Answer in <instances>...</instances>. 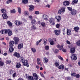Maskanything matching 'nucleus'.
<instances>
[{
    "label": "nucleus",
    "mask_w": 80,
    "mask_h": 80,
    "mask_svg": "<svg viewBox=\"0 0 80 80\" xmlns=\"http://www.w3.org/2000/svg\"><path fill=\"white\" fill-rule=\"evenodd\" d=\"M54 20V19L53 18H49L48 20L49 22L51 25H55Z\"/></svg>",
    "instance_id": "nucleus-1"
},
{
    "label": "nucleus",
    "mask_w": 80,
    "mask_h": 80,
    "mask_svg": "<svg viewBox=\"0 0 80 80\" xmlns=\"http://www.w3.org/2000/svg\"><path fill=\"white\" fill-rule=\"evenodd\" d=\"M13 40L15 42V44H18V42L20 40L19 38L17 37H14L13 38Z\"/></svg>",
    "instance_id": "nucleus-2"
},
{
    "label": "nucleus",
    "mask_w": 80,
    "mask_h": 80,
    "mask_svg": "<svg viewBox=\"0 0 80 80\" xmlns=\"http://www.w3.org/2000/svg\"><path fill=\"white\" fill-rule=\"evenodd\" d=\"M42 18L44 19L45 21H47L48 20V16L45 14L43 15Z\"/></svg>",
    "instance_id": "nucleus-3"
},
{
    "label": "nucleus",
    "mask_w": 80,
    "mask_h": 80,
    "mask_svg": "<svg viewBox=\"0 0 80 80\" xmlns=\"http://www.w3.org/2000/svg\"><path fill=\"white\" fill-rule=\"evenodd\" d=\"M71 58L72 60H76L77 58V55L75 54H72L71 57Z\"/></svg>",
    "instance_id": "nucleus-4"
},
{
    "label": "nucleus",
    "mask_w": 80,
    "mask_h": 80,
    "mask_svg": "<svg viewBox=\"0 0 80 80\" xmlns=\"http://www.w3.org/2000/svg\"><path fill=\"white\" fill-rule=\"evenodd\" d=\"M54 33L56 35H59L60 34V33H61V31H60V30H54Z\"/></svg>",
    "instance_id": "nucleus-5"
},
{
    "label": "nucleus",
    "mask_w": 80,
    "mask_h": 80,
    "mask_svg": "<svg viewBox=\"0 0 80 80\" xmlns=\"http://www.w3.org/2000/svg\"><path fill=\"white\" fill-rule=\"evenodd\" d=\"M24 66H27V67H29V65L28 64V60H26L25 61L22 63Z\"/></svg>",
    "instance_id": "nucleus-6"
},
{
    "label": "nucleus",
    "mask_w": 80,
    "mask_h": 80,
    "mask_svg": "<svg viewBox=\"0 0 80 80\" xmlns=\"http://www.w3.org/2000/svg\"><path fill=\"white\" fill-rule=\"evenodd\" d=\"M55 19H57V22H59L61 20L62 17L60 16H56Z\"/></svg>",
    "instance_id": "nucleus-7"
},
{
    "label": "nucleus",
    "mask_w": 80,
    "mask_h": 80,
    "mask_svg": "<svg viewBox=\"0 0 80 80\" xmlns=\"http://www.w3.org/2000/svg\"><path fill=\"white\" fill-rule=\"evenodd\" d=\"M71 14L72 15H75L77 14V11L75 9H73L71 11Z\"/></svg>",
    "instance_id": "nucleus-8"
},
{
    "label": "nucleus",
    "mask_w": 80,
    "mask_h": 80,
    "mask_svg": "<svg viewBox=\"0 0 80 80\" xmlns=\"http://www.w3.org/2000/svg\"><path fill=\"white\" fill-rule=\"evenodd\" d=\"M33 76L35 80H38V75H37V73H33Z\"/></svg>",
    "instance_id": "nucleus-9"
},
{
    "label": "nucleus",
    "mask_w": 80,
    "mask_h": 80,
    "mask_svg": "<svg viewBox=\"0 0 80 80\" xmlns=\"http://www.w3.org/2000/svg\"><path fill=\"white\" fill-rule=\"evenodd\" d=\"M8 30H3L1 31V33L5 35V34H7L8 33Z\"/></svg>",
    "instance_id": "nucleus-10"
},
{
    "label": "nucleus",
    "mask_w": 80,
    "mask_h": 80,
    "mask_svg": "<svg viewBox=\"0 0 80 80\" xmlns=\"http://www.w3.org/2000/svg\"><path fill=\"white\" fill-rule=\"evenodd\" d=\"M75 52V48H72L70 49L71 53H74Z\"/></svg>",
    "instance_id": "nucleus-11"
},
{
    "label": "nucleus",
    "mask_w": 80,
    "mask_h": 80,
    "mask_svg": "<svg viewBox=\"0 0 80 80\" xmlns=\"http://www.w3.org/2000/svg\"><path fill=\"white\" fill-rule=\"evenodd\" d=\"M29 7L30 8L29 10V12H32L33 11V9H34L35 7L33 6H29Z\"/></svg>",
    "instance_id": "nucleus-12"
},
{
    "label": "nucleus",
    "mask_w": 80,
    "mask_h": 80,
    "mask_svg": "<svg viewBox=\"0 0 80 80\" xmlns=\"http://www.w3.org/2000/svg\"><path fill=\"white\" fill-rule=\"evenodd\" d=\"M15 23L16 25H17L18 26H19V25H22V23L20 22V21H16L15 22Z\"/></svg>",
    "instance_id": "nucleus-13"
},
{
    "label": "nucleus",
    "mask_w": 80,
    "mask_h": 80,
    "mask_svg": "<svg viewBox=\"0 0 80 80\" xmlns=\"http://www.w3.org/2000/svg\"><path fill=\"white\" fill-rule=\"evenodd\" d=\"M70 2L68 1H66L63 2V5L65 6L69 5Z\"/></svg>",
    "instance_id": "nucleus-14"
},
{
    "label": "nucleus",
    "mask_w": 80,
    "mask_h": 80,
    "mask_svg": "<svg viewBox=\"0 0 80 80\" xmlns=\"http://www.w3.org/2000/svg\"><path fill=\"white\" fill-rule=\"evenodd\" d=\"M2 16L4 19H7V18H8V16L6 13H3L2 14Z\"/></svg>",
    "instance_id": "nucleus-15"
},
{
    "label": "nucleus",
    "mask_w": 80,
    "mask_h": 80,
    "mask_svg": "<svg viewBox=\"0 0 80 80\" xmlns=\"http://www.w3.org/2000/svg\"><path fill=\"white\" fill-rule=\"evenodd\" d=\"M63 47V45L62 44L61 45V46L59 44L57 45V47L58 48H60V50H62V49Z\"/></svg>",
    "instance_id": "nucleus-16"
},
{
    "label": "nucleus",
    "mask_w": 80,
    "mask_h": 80,
    "mask_svg": "<svg viewBox=\"0 0 80 80\" xmlns=\"http://www.w3.org/2000/svg\"><path fill=\"white\" fill-rule=\"evenodd\" d=\"M28 79V80H33L34 78H33V77L32 76H29L26 77V78H27Z\"/></svg>",
    "instance_id": "nucleus-17"
},
{
    "label": "nucleus",
    "mask_w": 80,
    "mask_h": 80,
    "mask_svg": "<svg viewBox=\"0 0 80 80\" xmlns=\"http://www.w3.org/2000/svg\"><path fill=\"white\" fill-rule=\"evenodd\" d=\"M8 36H11L12 35V32L9 29H8Z\"/></svg>",
    "instance_id": "nucleus-18"
},
{
    "label": "nucleus",
    "mask_w": 80,
    "mask_h": 80,
    "mask_svg": "<svg viewBox=\"0 0 80 80\" xmlns=\"http://www.w3.org/2000/svg\"><path fill=\"white\" fill-rule=\"evenodd\" d=\"M73 29L76 32H78L79 30V28L78 27H76L74 28Z\"/></svg>",
    "instance_id": "nucleus-19"
},
{
    "label": "nucleus",
    "mask_w": 80,
    "mask_h": 80,
    "mask_svg": "<svg viewBox=\"0 0 80 80\" xmlns=\"http://www.w3.org/2000/svg\"><path fill=\"white\" fill-rule=\"evenodd\" d=\"M13 44H14V42L13 41H10L9 42V47H13Z\"/></svg>",
    "instance_id": "nucleus-20"
},
{
    "label": "nucleus",
    "mask_w": 80,
    "mask_h": 80,
    "mask_svg": "<svg viewBox=\"0 0 80 80\" xmlns=\"http://www.w3.org/2000/svg\"><path fill=\"white\" fill-rule=\"evenodd\" d=\"M14 56L18 58H20V54L17 52H15L14 54Z\"/></svg>",
    "instance_id": "nucleus-21"
},
{
    "label": "nucleus",
    "mask_w": 80,
    "mask_h": 80,
    "mask_svg": "<svg viewBox=\"0 0 80 80\" xmlns=\"http://www.w3.org/2000/svg\"><path fill=\"white\" fill-rule=\"evenodd\" d=\"M64 68L63 65H61L58 67L59 69H60L61 70H64Z\"/></svg>",
    "instance_id": "nucleus-22"
},
{
    "label": "nucleus",
    "mask_w": 80,
    "mask_h": 80,
    "mask_svg": "<svg viewBox=\"0 0 80 80\" xmlns=\"http://www.w3.org/2000/svg\"><path fill=\"white\" fill-rule=\"evenodd\" d=\"M37 62L38 65H40V64H41L40 59L39 58H38L37 60Z\"/></svg>",
    "instance_id": "nucleus-23"
},
{
    "label": "nucleus",
    "mask_w": 80,
    "mask_h": 80,
    "mask_svg": "<svg viewBox=\"0 0 80 80\" xmlns=\"http://www.w3.org/2000/svg\"><path fill=\"white\" fill-rule=\"evenodd\" d=\"M23 43H21L19 44L18 46V49H20L21 48H23Z\"/></svg>",
    "instance_id": "nucleus-24"
},
{
    "label": "nucleus",
    "mask_w": 80,
    "mask_h": 80,
    "mask_svg": "<svg viewBox=\"0 0 80 80\" xmlns=\"http://www.w3.org/2000/svg\"><path fill=\"white\" fill-rule=\"evenodd\" d=\"M21 67V64L20 63L18 62L17 63V64L16 65V68H19Z\"/></svg>",
    "instance_id": "nucleus-25"
},
{
    "label": "nucleus",
    "mask_w": 80,
    "mask_h": 80,
    "mask_svg": "<svg viewBox=\"0 0 80 80\" xmlns=\"http://www.w3.org/2000/svg\"><path fill=\"white\" fill-rule=\"evenodd\" d=\"M71 30L68 29H67V35H70L71 33Z\"/></svg>",
    "instance_id": "nucleus-26"
},
{
    "label": "nucleus",
    "mask_w": 80,
    "mask_h": 80,
    "mask_svg": "<svg viewBox=\"0 0 80 80\" xmlns=\"http://www.w3.org/2000/svg\"><path fill=\"white\" fill-rule=\"evenodd\" d=\"M13 47H10L9 51L10 52H13V50H14V49L12 48Z\"/></svg>",
    "instance_id": "nucleus-27"
},
{
    "label": "nucleus",
    "mask_w": 80,
    "mask_h": 80,
    "mask_svg": "<svg viewBox=\"0 0 80 80\" xmlns=\"http://www.w3.org/2000/svg\"><path fill=\"white\" fill-rule=\"evenodd\" d=\"M7 24L9 27H12V23L11 22H10V21H8L7 22Z\"/></svg>",
    "instance_id": "nucleus-28"
},
{
    "label": "nucleus",
    "mask_w": 80,
    "mask_h": 80,
    "mask_svg": "<svg viewBox=\"0 0 80 80\" xmlns=\"http://www.w3.org/2000/svg\"><path fill=\"white\" fill-rule=\"evenodd\" d=\"M41 25L42 27H45L46 25V24H45V22H41Z\"/></svg>",
    "instance_id": "nucleus-29"
},
{
    "label": "nucleus",
    "mask_w": 80,
    "mask_h": 80,
    "mask_svg": "<svg viewBox=\"0 0 80 80\" xmlns=\"http://www.w3.org/2000/svg\"><path fill=\"white\" fill-rule=\"evenodd\" d=\"M20 61L21 62H22V63H23L25 61V59H24V58H23V57H22V58H20Z\"/></svg>",
    "instance_id": "nucleus-30"
},
{
    "label": "nucleus",
    "mask_w": 80,
    "mask_h": 80,
    "mask_svg": "<svg viewBox=\"0 0 80 80\" xmlns=\"http://www.w3.org/2000/svg\"><path fill=\"white\" fill-rule=\"evenodd\" d=\"M36 29V27H35V26L33 25L32 26L31 28V30H35Z\"/></svg>",
    "instance_id": "nucleus-31"
},
{
    "label": "nucleus",
    "mask_w": 80,
    "mask_h": 80,
    "mask_svg": "<svg viewBox=\"0 0 80 80\" xmlns=\"http://www.w3.org/2000/svg\"><path fill=\"white\" fill-rule=\"evenodd\" d=\"M22 2L24 4H27L28 2V0H23Z\"/></svg>",
    "instance_id": "nucleus-32"
},
{
    "label": "nucleus",
    "mask_w": 80,
    "mask_h": 80,
    "mask_svg": "<svg viewBox=\"0 0 80 80\" xmlns=\"http://www.w3.org/2000/svg\"><path fill=\"white\" fill-rule=\"evenodd\" d=\"M54 65H55V66H56L57 67H58L60 65V62H56L54 63Z\"/></svg>",
    "instance_id": "nucleus-33"
},
{
    "label": "nucleus",
    "mask_w": 80,
    "mask_h": 80,
    "mask_svg": "<svg viewBox=\"0 0 80 80\" xmlns=\"http://www.w3.org/2000/svg\"><path fill=\"white\" fill-rule=\"evenodd\" d=\"M65 10V7H62V8H61V10L62 12V13H64Z\"/></svg>",
    "instance_id": "nucleus-34"
},
{
    "label": "nucleus",
    "mask_w": 80,
    "mask_h": 80,
    "mask_svg": "<svg viewBox=\"0 0 80 80\" xmlns=\"http://www.w3.org/2000/svg\"><path fill=\"white\" fill-rule=\"evenodd\" d=\"M31 23L32 25H33V24H35L36 23V21L35 19H33L31 21Z\"/></svg>",
    "instance_id": "nucleus-35"
},
{
    "label": "nucleus",
    "mask_w": 80,
    "mask_h": 80,
    "mask_svg": "<svg viewBox=\"0 0 80 80\" xmlns=\"http://www.w3.org/2000/svg\"><path fill=\"white\" fill-rule=\"evenodd\" d=\"M42 39H41L39 41H38L36 42V45H38V44H39L40 42H42Z\"/></svg>",
    "instance_id": "nucleus-36"
},
{
    "label": "nucleus",
    "mask_w": 80,
    "mask_h": 80,
    "mask_svg": "<svg viewBox=\"0 0 80 80\" xmlns=\"http://www.w3.org/2000/svg\"><path fill=\"white\" fill-rule=\"evenodd\" d=\"M58 13L59 14V15H62V14H63V12L60 9L58 10Z\"/></svg>",
    "instance_id": "nucleus-37"
},
{
    "label": "nucleus",
    "mask_w": 80,
    "mask_h": 80,
    "mask_svg": "<svg viewBox=\"0 0 80 80\" xmlns=\"http://www.w3.org/2000/svg\"><path fill=\"white\" fill-rule=\"evenodd\" d=\"M31 50L32 51V52H33V53L36 52V49H35V48H31Z\"/></svg>",
    "instance_id": "nucleus-38"
},
{
    "label": "nucleus",
    "mask_w": 80,
    "mask_h": 80,
    "mask_svg": "<svg viewBox=\"0 0 80 80\" xmlns=\"http://www.w3.org/2000/svg\"><path fill=\"white\" fill-rule=\"evenodd\" d=\"M80 74H76L75 76V77H76L77 78H80Z\"/></svg>",
    "instance_id": "nucleus-39"
},
{
    "label": "nucleus",
    "mask_w": 80,
    "mask_h": 80,
    "mask_svg": "<svg viewBox=\"0 0 80 80\" xmlns=\"http://www.w3.org/2000/svg\"><path fill=\"white\" fill-rule=\"evenodd\" d=\"M45 48L46 50H49V46H46Z\"/></svg>",
    "instance_id": "nucleus-40"
},
{
    "label": "nucleus",
    "mask_w": 80,
    "mask_h": 80,
    "mask_svg": "<svg viewBox=\"0 0 80 80\" xmlns=\"http://www.w3.org/2000/svg\"><path fill=\"white\" fill-rule=\"evenodd\" d=\"M1 12L2 13H5V12H6V10L5 9L2 8L1 9Z\"/></svg>",
    "instance_id": "nucleus-41"
},
{
    "label": "nucleus",
    "mask_w": 80,
    "mask_h": 80,
    "mask_svg": "<svg viewBox=\"0 0 80 80\" xmlns=\"http://www.w3.org/2000/svg\"><path fill=\"white\" fill-rule=\"evenodd\" d=\"M44 62L46 63L48 62V59L47 58L45 57L44 58Z\"/></svg>",
    "instance_id": "nucleus-42"
},
{
    "label": "nucleus",
    "mask_w": 80,
    "mask_h": 80,
    "mask_svg": "<svg viewBox=\"0 0 80 80\" xmlns=\"http://www.w3.org/2000/svg\"><path fill=\"white\" fill-rule=\"evenodd\" d=\"M18 11L19 13H21V8L20 7L18 8Z\"/></svg>",
    "instance_id": "nucleus-43"
},
{
    "label": "nucleus",
    "mask_w": 80,
    "mask_h": 80,
    "mask_svg": "<svg viewBox=\"0 0 80 80\" xmlns=\"http://www.w3.org/2000/svg\"><path fill=\"white\" fill-rule=\"evenodd\" d=\"M11 62H12L11 61V60H8L7 61H6V63L7 64H8V63H11Z\"/></svg>",
    "instance_id": "nucleus-44"
},
{
    "label": "nucleus",
    "mask_w": 80,
    "mask_h": 80,
    "mask_svg": "<svg viewBox=\"0 0 80 80\" xmlns=\"http://www.w3.org/2000/svg\"><path fill=\"white\" fill-rule=\"evenodd\" d=\"M12 2V0H8L7 1L6 3H7V4H9V3H10Z\"/></svg>",
    "instance_id": "nucleus-45"
},
{
    "label": "nucleus",
    "mask_w": 80,
    "mask_h": 80,
    "mask_svg": "<svg viewBox=\"0 0 80 80\" xmlns=\"http://www.w3.org/2000/svg\"><path fill=\"white\" fill-rule=\"evenodd\" d=\"M77 45H78V46H80V40L76 42Z\"/></svg>",
    "instance_id": "nucleus-46"
},
{
    "label": "nucleus",
    "mask_w": 80,
    "mask_h": 80,
    "mask_svg": "<svg viewBox=\"0 0 80 80\" xmlns=\"http://www.w3.org/2000/svg\"><path fill=\"white\" fill-rule=\"evenodd\" d=\"M78 2V0H73L72 1V3H77Z\"/></svg>",
    "instance_id": "nucleus-47"
},
{
    "label": "nucleus",
    "mask_w": 80,
    "mask_h": 80,
    "mask_svg": "<svg viewBox=\"0 0 80 80\" xmlns=\"http://www.w3.org/2000/svg\"><path fill=\"white\" fill-rule=\"evenodd\" d=\"M3 65H4V63H3V62H2V61H0V66H3Z\"/></svg>",
    "instance_id": "nucleus-48"
},
{
    "label": "nucleus",
    "mask_w": 80,
    "mask_h": 80,
    "mask_svg": "<svg viewBox=\"0 0 80 80\" xmlns=\"http://www.w3.org/2000/svg\"><path fill=\"white\" fill-rule=\"evenodd\" d=\"M12 77L13 78H15V77H17V73L15 72L12 74Z\"/></svg>",
    "instance_id": "nucleus-49"
},
{
    "label": "nucleus",
    "mask_w": 80,
    "mask_h": 80,
    "mask_svg": "<svg viewBox=\"0 0 80 80\" xmlns=\"http://www.w3.org/2000/svg\"><path fill=\"white\" fill-rule=\"evenodd\" d=\"M76 75V73L75 72L72 73L71 74V76H72V77H75Z\"/></svg>",
    "instance_id": "nucleus-50"
},
{
    "label": "nucleus",
    "mask_w": 80,
    "mask_h": 80,
    "mask_svg": "<svg viewBox=\"0 0 80 80\" xmlns=\"http://www.w3.org/2000/svg\"><path fill=\"white\" fill-rule=\"evenodd\" d=\"M24 14H25V15H28L29 14L28 12L27 11H25L24 12Z\"/></svg>",
    "instance_id": "nucleus-51"
},
{
    "label": "nucleus",
    "mask_w": 80,
    "mask_h": 80,
    "mask_svg": "<svg viewBox=\"0 0 80 80\" xmlns=\"http://www.w3.org/2000/svg\"><path fill=\"white\" fill-rule=\"evenodd\" d=\"M58 58L61 60H63V59L62 58V57H61L60 56H58Z\"/></svg>",
    "instance_id": "nucleus-52"
},
{
    "label": "nucleus",
    "mask_w": 80,
    "mask_h": 80,
    "mask_svg": "<svg viewBox=\"0 0 80 80\" xmlns=\"http://www.w3.org/2000/svg\"><path fill=\"white\" fill-rule=\"evenodd\" d=\"M35 14L36 15H39L40 14V12L38 11H36L35 12Z\"/></svg>",
    "instance_id": "nucleus-53"
},
{
    "label": "nucleus",
    "mask_w": 80,
    "mask_h": 80,
    "mask_svg": "<svg viewBox=\"0 0 80 80\" xmlns=\"http://www.w3.org/2000/svg\"><path fill=\"white\" fill-rule=\"evenodd\" d=\"M11 13H15V9H13L11 11Z\"/></svg>",
    "instance_id": "nucleus-54"
},
{
    "label": "nucleus",
    "mask_w": 80,
    "mask_h": 80,
    "mask_svg": "<svg viewBox=\"0 0 80 80\" xmlns=\"http://www.w3.org/2000/svg\"><path fill=\"white\" fill-rule=\"evenodd\" d=\"M9 73H10V74L11 75H12V74H13V71L11 70L9 72Z\"/></svg>",
    "instance_id": "nucleus-55"
},
{
    "label": "nucleus",
    "mask_w": 80,
    "mask_h": 80,
    "mask_svg": "<svg viewBox=\"0 0 80 80\" xmlns=\"http://www.w3.org/2000/svg\"><path fill=\"white\" fill-rule=\"evenodd\" d=\"M60 24H58L56 25V27L57 28H60Z\"/></svg>",
    "instance_id": "nucleus-56"
},
{
    "label": "nucleus",
    "mask_w": 80,
    "mask_h": 80,
    "mask_svg": "<svg viewBox=\"0 0 80 80\" xmlns=\"http://www.w3.org/2000/svg\"><path fill=\"white\" fill-rule=\"evenodd\" d=\"M50 42V44L51 45H54V42H53V41H52Z\"/></svg>",
    "instance_id": "nucleus-57"
},
{
    "label": "nucleus",
    "mask_w": 80,
    "mask_h": 80,
    "mask_svg": "<svg viewBox=\"0 0 80 80\" xmlns=\"http://www.w3.org/2000/svg\"><path fill=\"white\" fill-rule=\"evenodd\" d=\"M67 8L69 11H72V8H71L68 7Z\"/></svg>",
    "instance_id": "nucleus-58"
},
{
    "label": "nucleus",
    "mask_w": 80,
    "mask_h": 80,
    "mask_svg": "<svg viewBox=\"0 0 80 80\" xmlns=\"http://www.w3.org/2000/svg\"><path fill=\"white\" fill-rule=\"evenodd\" d=\"M40 74L41 77H42L45 78V77H44V75H43V73H42L41 72Z\"/></svg>",
    "instance_id": "nucleus-59"
},
{
    "label": "nucleus",
    "mask_w": 80,
    "mask_h": 80,
    "mask_svg": "<svg viewBox=\"0 0 80 80\" xmlns=\"http://www.w3.org/2000/svg\"><path fill=\"white\" fill-rule=\"evenodd\" d=\"M58 52H59V50L58 49H55V53H58Z\"/></svg>",
    "instance_id": "nucleus-60"
},
{
    "label": "nucleus",
    "mask_w": 80,
    "mask_h": 80,
    "mask_svg": "<svg viewBox=\"0 0 80 80\" xmlns=\"http://www.w3.org/2000/svg\"><path fill=\"white\" fill-rule=\"evenodd\" d=\"M35 2H37V3H38L40 2V0H33Z\"/></svg>",
    "instance_id": "nucleus-61"
},
{
    "label": "nucleus",
    "mask_w": 80,
    "mask_h": 80,
    "mask_svg": "<svg viewBox=\"0 0 80 80\" xmlns=\"http://www.w3.org/2000/svg\"><path fill=\"white\" fill-rule=\"evenodd\" d=\"M28 18H29V19H30V20H32V16H29L28 17Z\"/></svg>",
    "instance_id": "nucleus-62"
},
{
    "label": "nucleus",
    "mask_w": 80,
    "mask_h": 80,
    "mask_svg": "<svg viewBox=\"0 0 80 80\" xmlns=\"http://www.w3.org/2000/svg\"><path fill=\"white\" fill-rule=\"evenodd\" d=\"M44 45H47V42L46 41H44Z\"/></svg>",
    "instance_id": "nucleus-63"
},
{
    "label": "nucleus",
    "mask_w": 80,
    "mask_h": 80,
    "mask_svg": "<svg viewBox=\"0 0 80 80\" xmlns=\"http://www.w3.org/2000/svg\"><path fill=\"white\" fill-rule=\"evenodd\" d=\"M67 80H71L72 79L71 78H70L69 77H68L67 78Z\"/></svg>",
    "instance_id": "nucleus-64"
}]
</instances>
